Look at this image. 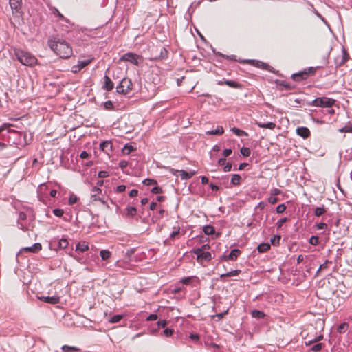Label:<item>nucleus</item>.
Segmentation results:
<instances>
[{
    "instance_id": "nucleus-35",
    "label": "nucleus",
    "mask_w": 352,
    "mask_h": 352,
    "mask_svg": "<svg viewBox=\"0 0 352 352\" xmlns=\"http://www.w3.org/2000/svg\"><path fill=\"white\" fill-rule=\"evenodd\" d=\"M69 245V242L66 239H61L58 243V247L60 249H65Z\"/></svg>"
},
{
    "instance_id": "nucleus-32",
    "label": "nucleus",
    "mask_w": 352,
    "mask_h": 352,
    "mask_svg": "<svg viewBox=\"0 0 352 352\" xmlns=\"http://www.w3.org/2000/svg\"><path fill=\"white\" fill-rule=\"evenodd\" d=\"M204 232L207 235H210L214 233V228L212 226H206L204 228Z\"/></svg>"
},
{
    "instance_id": "nucleus-21",
    "label": "nucleus",
    "mask_w": 352,
    "mask_h": 352,
    "mask_svg": "<svg viewBox=\"0 0 352 352\" xmlns=\"http://www.w3.org/2000/svg\"><path fill=\"white\" fill-rule=\"evenodd\" d=\"M195 171L186 172L183 170H179V175L182 179H188L195 175Z\"/></svg>"
},
{
    "instance_id": "nucleus-56",
    "label": "nucleus",
    "mask_w": 352,
    "mask_h": 352,
    "mask_svg": "<svg viewBox=\"0 0 352 352\" xmlns=\"http://www.w3.org/2000/svg\"><path fill=\"white\" fill-rule=\"evenodd\" d=\"M80 157L81 159H88L90 157V155L87 151L81 152Z\"/></svg>"
},
{
    "instance_id": "nucleus-62",
    "label": "nucleus",
    "mask_w": 352,
    "mask_h": 352,
    "mask_svg": "<svg viewBox=\"0 0 352 352\" xmlns=\"http://www.w3.org/2000/svg\"><path fill=\"white\" fill-rule=\"evenodd\" d=\"M138 194V191L135 189H133L130 191L129 192V196L131 197H136Z\"/></svg>"
},
{
    "instance_id": "nucleus-51",
    "label": "nucleus",
    "mask_w": 352,
    "mask_h": 352,
    "mask_svg": "<svg viewBox=\"0 0 352 352\" xmlns=\"http://www.w3.org/2000/svg\"><path fill=\"white\" fill-rule=\"evenodd\" d=\"M173 330L171 329H168V328L164 329V331H163V334L166 337L171 336L173 335Z\"/></svg>"
},
{
    "instance_id": "nucleus-15",
    "label": "nucleus",
    "mask_w": 352,
    "mask_h": 352,
    "mask_svg": "<svg viewBox=\"0 0 352 352\" xmlns=\"http://www.w3.org/2000/svg\"><path fill=\"white\" fill-rule=\"evenodd\" d=\"M102 193V190L98 187H94L91 190V199L94 201H102L100 195Z\"/></svg>"
},
{
    "instance_id": "nucleus-8",
    "label": "nucleus",
    "mask_w": 352,
    "mask_h": 352,
    "mask_svg": "<svg viewBox=\"0 0 352 352\" xmlns=\"http://www.w3.org/2000/svg\"><path fill=\"white\" fill-rule=\"evenodd\" d=\"M93 60L94 58L84 60H78L77 65H73L72 67L71 72L74 74H76L81 69L89 65L90 63H91Z\"/></svg>"
},
{
    "instance_id": "nucleus-50",
    "label": "nucleus",
    "mask_w": 352,
    "mask_h": 352,
    "mask_svg": "<svg viewBox=\"0 0 352 352\" xmlns=\"http://www.w3.org/2000/svg\"><path fill=\"white\" fill-rule=\"evenodd\" d=\"M281 194V190L278 188H274L270 190V195L273 196H277Z\"/></svg>"
},
{
    "instance_id": "nucleus-4",
    "label": "nucleus",
    "mask_w": 352,
    "mask_h": 352,
    "mask_svg": "<svg viewBox=\"0 0 352 352\" xmlns=\"http://www.w3.org/2000/svg\"><path fill=\"white\" fill-rule=\"evenodd\" d=\"M336 100L327 97H318L312 100L311 105L318 107H331L335 104Z\"/></svg>"
},
{
    "instance_id": "nucleus-48",
    "label": "nucleus",
    "mask_w": 352,
    "mask_h": 352,
    "mask_svg": "<svg viewBox=\"0 0 352 352\" xmlns=\"http://www.w3.org/2000/svg\"><path fill=\"white\" fill-rule=\"evenodd\" d=\"M162 189L160 186H155L151 189V192L153 194H161L162 193Z\"/></svg>"
},
{
    "instance_id": "nucleus-16",
    "label": "nucleus",
    "mask_w": 352,
    "mask_h": 352,
    "mask_svg": "<svg viewBox=\"0 0 352 352\" xmlns=\"http://www.w3.org/2000/svg\"><path fill=\"white\" fill-rule=\"evenodd\" d=\"M89 244L86 241H80L76 245L75 250L76 252H84L85 251H87L89 250Z\"/></svg>"
},
{
    "instance_id": "nucleus-45",
    "label": "nucleus",
    "mask_w": 352,
    "mask_h": 352,
    "mask_svg": "<svg viewBox=\"0 0 352 352\" xmlns=\"http://www.w3.org/2000/svg\"><path fill=\"white\" fill-rule=\"evenodd\" d=\"M286 210V206L283 204L278 205L276 207V212L278 214L283 213Z\"/></svg>"
},
{
    "instance_id": "nucleus-63",
    "label": "nucleus",
    "mask_w": 352,
    "mask_h": 352,
    "mask_svg": "<svg viewBox=\"0 0 352 352\" xmlns=\"http://www.w3.org/2000/svg\"><path fill=\"white\" fill-rule=\"evenodd\" d=\"M54 14L61 19H64V16L57 9L54 10Z\"/></svg>"
},
{
    "instance_id": "nucleus-43",
    "label": "nucleus",
    "mask_w": 352,
    "mask_h": 352,
    "mask_svg": "<svg viewBox=\"0 0 352 352\" xmlns=\"http://www.w3.org/2000/svg\"><path fill=\"white\" fill-rule=\"evenodd\" d=\"M319 237L317 236H312L309 239V243L313 245H317L319 243Z\"/></svg>"
},
{
    "instance_id": "nucleus-37",
    "label": "nucleus",
    "mask_w": 352,
    "mask_h": 352,
    "mask_svg": "<svg viewBox=\"0 0 352 352\" xmlns=\"http://www.w3.org/2000/svg\"><path fill=\"white\" fill-rule=\"evenodd\" d=\"M340 133H352V126L347 125L338 130Z\"/></svg>"
},
{
    "instance_id": "nucleus-31",
    "label": "nucleus",
    "mask_w": 352,
    "mask_h": 352,
    "mask_svg": "<svg viewBox=\"0 0 352 352\" xmlns=\"http://www.w3.org/2000/svg\"><path fill=\"white\" fill-rule=\"evenodd\" d=\"M62 350L63 352H74V351H77L78 350V349L75 346L64 345L62 346Z\"/></svg>"
},
{
    "instance_id": "nucleus-64",
    "label": "nucleus",
    "mask_w": 352,
    "mask_h": 352,
    "mask_svg": "<svg viewBox=\"0 0 352 352\" xmlns=\"http://www.w3.org/2000/svg\"><path fill=\"white\" fill-rule=\"evenodd\" d=\"M77 201V198L76 197H74V196H71L69 199V203L70 204H74Z\"/></svg>"
},
{
    "instance_id": "nucleus-3",
    "label": "nucleus",
    "mask_w": 352,
    "mask_h": 352,
    "mask_svg": "<svg viewBox=\"0 0 352 352\" xmlns=\"http://www.w3.org/2000/svg\"><path fill=\"white\" fill-rule=\"evenodd\" d=\"M209 248L208 245H204L201 248L194 249L192 253L197 255V260L199 263L203 261H210L212 259L211 254L209 252H206V249Z\"/></svg>"
},
{
    "instance_id": "nucleus-58",
    "label": "nucleus",
    "mask_w": 352,
    "mask_h": 352,
    "mask_svg": "<svg viewBox=\"0 0 352 352\" xmlns=\"http://www.w3.org/2000/svg\"><path fill=\"white\" fill-rule=\"evenodd\" d=\"M126 190V186L124 185H120L116 188L117 192H122Z\"/></svg>"
},
{
    "instance_id": "nucleus-57",
    "label": "nucleus",
    "mask_w": 352,
    "mask_h": 352,
    "mask_svg": "<svg viewBox=\"0 0 352 352\" xmlns=\"http://www.w3.org/2000/svg\"><path fill=\"white\" fill-rule=\"evenodd\" d=\"M232 169V164H230V163H226L225 165H224V167H223V171L224 172H229Z\"/></svg>"
},
{
    "instance_id": "nucleus-10",
    "label": "nucleus",
    "mask_w": 352,
    "mask_h": 352,
    "mask_svg": "<svg viewBox=\"0 0 352 352\" xmlns=\"http://www.w3.org/2000/svg\"><path fill=\"white\" fill-rule=\"evenodd\" d=\"M42 249V245L39 243H36L30 247H25L21 250V252L37 253Z\"/></svg>"
},
{
    "instance_id": "nucleus-47",
    "label": "nucleus",
    "mask_w": 352,
    "mask_h": 352,
    "mask_svg": "<svg viewBox=\"0 0 352 352\" xmlns=\"http://www.w3.org/2000/svg\"><path fill=\"white\" fill-rule=\"evenodd\" d=\"M280 240V236H274L272 239H271V243L273 245H276L279 243Z\"/></svg>"
},
{
    "instance_id": "nucleus-22",
    "label": "nucleus",
    "mask_w": 352,
    "mask_h": 352,
    "mask_svg": "<svg viewBox=\"0 0 352 352\" xmlns=\"http://www.w3.org/2000/svg\"><path fill=\"white\" fill-rule=\"evenodd\" d=\"M126 210V215L127 217H133L135 215H136L137 210L135 207L133 206H127L125 209Z\"/></svg>"
},
{
    "instance_id": "nucleus-34",
    "label": "nucleus",
    "mask_w": 352,
    "mask_h": 352,
    "mask_svg": "<svg viewBox=\"0 0 352 352\" xmlns=\"http://www.w3.org/2000/svg\"><path fill=\"white\" fill-rule=\"evenodd\" d=\"M252 316L254 318H262L265 316V314L263 311L258 310H254L252 311Z\"/></svg>"
},
{
    "instance_id": "nucleus-25",
    "label": "nucleus",
    "mask_w": 352,
    "mask_h": 352,
    "mask_svg": "<svg viewBox=\"0 0 352 352\" xmlns=\"http://www.w3.org/2000/svg\"><path fill=\"white\" fill-rule=\"evenodd\" d=\"M240 273H241V270H232V271L229 272L228 273L221 274L220 276V278L222 279V278H223L225 277L234 276L239 275Z\"/></svg>"
},
{
    "instance_id": "nucleus-14",
    "label": "nucleus",
    "mask_w": 352,
    "mask_h": 352,
    "mask_svg": "<svg viewBox=\"0 0 352 352\" xmlns=\"http://www.w3.org/2000/svg\"><path fill=\"white\" fill-rule=\"evenodd\" d=\"M100 148L102 151L109 155V152L112 151V143L111 141H104L100 144Z\"/></svg>"
},
{
    "instance_id": "nucleus-18",
    "label": "nucleus",
    "mask_w": 352,
    "mask_h": 352,
    "mask_svg": "<svg viewBox=\"0 0 352 352\" xmlns=\"http://www.w3.org/2000/svg\"><path fill=\"white\" fill-rule=\"evenodd\" d=\"M256 124L260 128L268 129L270 130H273L276 127V124L272 122L264 123L259 121H256Z\"/></svg>"
},
{
    "instance_id": "nucleus-1",
    "label": "nucleus",
    "mask_w": 352,
    "mask_h": 352,
    "mask_svg": "<svg viewBox=\"0 0 352 352\" xmlns=\"http://www.w3.org/2000/svg\"><path fill=\"white\" fill-rule=\"evenodd\" d=\"M47 45L58 56L63 59H68L73 54L71 45L58 36H50L47 40Z\"/></svg>"
},
{
    "instance_id": "nucleus-41",
    "label": "nucleus",
    "mask_w": 352,
    "mask_h": 352,
    "mask_svg": "<svg viewBox=\"0 0 352 352\" xmlns=\"http://www.w3.org/2000/svg\"><path fill=\"white\" fill-rule=\"evenodd\" d=\"M324 346V344L322 343H317V344H314L311 349L313 351H320L322 347Z\"/></svg>"
},
{
    "instance_id": "nucleus-29",
    "label": "nucleus",
    "mask_w": 352,
    "mask_h": 352,
    "mask_svg": "<svg viewBox=\"0 0 352 352\" xmlns=\"http://www.w3.org/2000/svg\"><path fill=\"white\" fill-rule=\"evenodd\" d=\"M241 176L238 174H234L231 178V183L234 186H239L241 183Z\"/></svg>"
},
{
    "instance_id": "nucleus-39",
    "label": "nucleus",
    "mask_w": 352,
    "mask_h": 352,
    "mask_svg": "<svg viewBox=\"0 0 352 352\" xmlns=\"http://www.w3.org/2000/svg\"><path fill=\"white\" fill-rule=\"evenodd\" d=\"M241 153L244 156V157H249L251 154V151L249 148H247V147H243L241 149Z\"/></svg>"
},
{
    "instance_id": "nucleus-60",
    "label": "nucleus",
    "mask_w": 352,
    "mask_h": 352,
    "mask_svg": "<svg viewBox=\"0 0 352 352\" xmlns=\"http://www.w3.org/2000/svg\"><path fill=\"white\" fill-rule=\"evenodd\" d=\"M231 153H232L231 149H225L223 152V155L224 157H228L229 155H231Z\"/></svg>"
},
{
    "instance_id": "nucleus-17",
    "label": "nucleus",
    "mask_w": 352,
    "mask_h": 352,
    "mask_svg": "<svg viewBox=\"0 0 352 352\" xmlns=\"http://www.w3.org/2000/svg\"><path fill=\"white\" fill-rule=\"evenodd\" d=\"M114 84L111 78L108 76H104V84L103 85V89H106L108 91H111L113 89Z\"/></svg>"
},
{
    "instance_id": "nucleus-12",
    "label": "nucleus",
    "mask_w": 352,
    "mask_h": 352,
    "mask_svg": "<svg viewBox=\"0 0 352 352\" xmlns=\"http://www.w3.org/2000/svg\"><path fill=\"white\" fill-rule=\"evenodd\" d=\"M9 3L13 14L19 12L21 8L22 0H10Z\"/></svg>"
},
{
    "instance_id": "nucleus-26",
    "label": "nucleus",
    "mask_w": 352,
    "mask_h": 352,
    "mask_svg": "<svg viewBox=\"0 0 352 352\" xmlns=\"http://www.w3.org/2000/svg\"><path fill=\"white\" fill-rule=\"evenodd\" d=\"M224 133L223 128L222 126H218L215 130L207 131L208 135H221Z\"/></svg>"
},
{
    "instance_id": "nucleus-33",
    "label": "nucleus",
    "mask_w": 352,
    "mask_h": 352,
    "mask_svg": "<svg viewBox=\"0 0 352 352\" xmlns=\"http://www.w3.org/2000/svg\"><path fill=\"white\" fill-rule=\"evenodd\" d=\"M349 58V55L345 50H342L341 60L338 63L340 65L344 64Z\"/></svg>"
},
{
    "instance_id": "nucleus-2",
    "label": "nucleus",
    "mask_w": 352,
    "mask_h": 352,
    "mask_svg": "<svg viewBox=\"0 0 352 352\" xmlns=\"http://www.w3.org/2000/svg\"><path fill=\"white\" fill-rule=\"evenodd\" d=\"M14 52L17 60L25 66L34 67L38 63L36 56L29 52L21 49H14Z\"/></svg>"
},
{
    "instance_id": "nucleus-46",
    "label": "nucleus",
    "mask_w": 352,
    "mask_h": 352,
    "mask_svg": "<svg viewBox=\"0 0 352 352\" xmlns=\"http://www.w3.org/2000/svg\"><path fill=\"white\" fill-rule=\"evenodd\" d=\"M53 214L56 217H60L63 215L64 211L62 209L56 208L53 210Z\"/></svg>"
},
{
    "instance_id": "nucleus-9",
    "label": "nucleus",
    "mask_w": 352,
    "mask_h": 352,
    "mask_svg": "<svg viewBox=\"0 0 352 352\" xmlns=\"http://www.w3.org/2000/svg\"><path fill=\"white\" fill-rule=\"evenodd\" d=\"M244 63H248V64H250L252 65H254L256 67H258V68H262L263 69H267V70H270V66L267 64V63H265L263 62H261V61H259V60H244L243 61Z\"/></svg>"
},
{
    "instance_id": "nucleus-7",
    "label": "nucleus",
    "mask_w": 352,
    "mask_h": 352,
    "mask_svg": "<svg viewBox=\"0 0 352 352\" xmlns=\"http://www.w3.org/2000/svg\"><path fill=\"white\" fill-rule=\"evenodd\" d=\"M139 59H142V58L136 54H134L132 52H128V53L124 54L120 58V61H128L135 65H139V62H138Z\"/></svg>"
},
{
    "instance_id": "nucleus-28",
    "label": "nucleus",
    "mask_w": 352,
    "mask_h": 352,
    "mask_svg": "<svg viewBox=\"0 0 352 352\" xmlns=\"http://www.w3.org/2000/svg\"><path fill=\"white\" fill-rule=\"evenodd\" d=\"M231 130L237 136H239V137H241V136H246V137H248V133H246L245 131H244L243 130H241V129H239L238 128L233 127V128H232Z\"/></svg>"
},
{
    "instance_id": "nucleus-36",
    "label": "nucleus",
    "mask_w": 352,
    "mask_h": 352,
    "mask_svg": "<svg viewBox=\"0 0 352 352\" xmlns=\"http://www.w3.org/2000/svg\"><path fill=\"white\" fill-rule=\"evenodd\" d=\"M173 231L170 234V239H174L179 234L180 228L179 227H174Z\"/></svg>"
},
{
    "instance_id": "nucleus-54",
    "label": "nucleus",
    "mask_w": 352,
    "mask_h": 352,
    "mask_svg": "<svg viewBox=\"0 0 352 352\" xmlns=\"http://www.w3.org/2000/svg\"><path fill=\"white\" fill-rule=\"evenodd\" d=\"M109 173L107 171L102 170L98 173V177L100 178H105L109 177Z\"/></svg>"
},
{
    "instance_id": "nucleus-40",
    "label": "nucleus",
    "mask_w": 352,
    "mask_h": 352,
    "mask_svg": "<svg viewBox=\"0 0 352 352\" xmlns=\"http://www.w3.org/2000/svg\"><path fill=\"white\" fill-rule=\"evenodd\" d=\"M348 328V324L346 322L340 324L338 327V331L339 333H343Z\"/></svg>"
},
{
    "instance_id": "nucleus-13",
    "label": "nucleus",
    "mask_w": 352,
    "mask_h": 352,
    "mask_svg": "<svg viewBox=\"0 0 352 352\" xmlns=\"http://www.w3.org/2000/svg\"><path fill=\"white\" fill-rule=\"evenodd\" d=\"M296 134L304 139L308 138L311 135L310 131L305 126L298 127L296 130Z\"/></svg>"
},
{
    "instance_id": "nucleus-27",
    "label": "nucleus",
    "mask_w": 352,
    "mask_h": 352,
    "mask_svg": "<svg viewBox=\"0 0 352 352\" xmlns=\"http://www.w3.org/2000/svg\"><path fill=\"white\" fill-rule=\"evenodd\" d=\"M327 210L324 206L316 208L314 214L316 217H320L326 212Z\"/></svg>"
},
{
    "instance_id": "nucleus-11",
    "label": "nucleus",
    "mask_w": 352,
    "mask_h": 352,
    "mask_svg": "<svg viewBox=\"0 0 352 352\" xmlns=\"http://www.w3.org/2000/svg\"><path fill=\"white\" fill-rule=\"evenodd\" d=\"M41 301L45 302L56 305L60 302V298L58 296H41L38 298Z\"/></svg>"
},
{
    "instance_id": "nucleus-5",
    "label": "nucleus",
    "mask_w": 352,
    "mask_h": 352,
    "mask_svg": "<svg viewBox=\"0 0 352 352\" xmlns=\"http://www.w3.org/2000/svg\"><path fill=\"white\" fill-rule=\"evenodd\" d=\"M316 67H311L298 73L294 74L292 77L294 81L300 82L302 80L307 79L309 76L314 75L316 73Z\"/></svg>"
},
{
    "instance_id": "nucleus-23",
    "label": "nucleus",
    "mask_w": 352,
    "mask_h": 352,
    "mask_svg": "<svg viewBox=\"0 0 352 352\" xmlns=\"http://www.w3.org/2000/svg\"><path fill=\"white\" fill-rule=\"evenodd\" d=\"M270 249V245L267 243H261L258 245L257 250L260 253H263L268 251Z\"/></svg>"
},
{
    "instance_id": "nucleus-59",
    "label": "nucleus",
    "mask_w": 352,
    "mask_h": 352,
    "mask_svg": "<svg viewBox=\"0 0 352 352\" xmlns=\"http://www.w3.org/2000/svg\"><path fill=\"white\" fill-rule=\"evenodd\" d=\"M123 150L124 151H127V153H129L131 151L133 150V148L131 145L126 144Z\"/></svg>"
},
{
    "instance_id": "nucleus-19",
    "label": "nucleus",
    "mask_w": 352,
    "mask_h": 352,
    "mask_svg": "<svg viewBox=\"0 0 352 352\" xmlns=\"http://www.w3.org/2000/svg\"><path fill=\"white\" fill-rule=\"evenodd\" d=\"M240 253H241V252H240L239 250L234 249V250H231V252H230L229 255H228L226 257V260L235 261V260H236V258L239 256Z\"/></svg>"
},
{
    "instance_id": "nucleus-61",
    "label": "nucleus",
    "mask_w": 352,
    "mask_h": 352,
    "mask_svg": "<svg viewBox=\"0 0 352 352\" xmlns=\"http://www.w3.org/2000/svg\"><path fill=\"white\" fill-rule=\"evenodd\" d=\"M157 319V316L156 314H151L148 318L147 320L148 321H154Z\"/></svg>"
},
{
    "instance_id": "nucleus-49",
    "label": "nucleus",
    "mask_w": 352,
    "mask_h": 352,
    "mask_svg": "<svg viewBox=\"0 0 352 352\" xmlns=\"http://www.w3.org/2000/svg\"><path fill=\"white\" fill-rule=\"evenodd\" d=\"M267 201L271 204H275L278 202V199L276 197V196H273L270 195V197L267 199Z\"/></svg>"
},
{
    "instance_id": "nucleus-53",
    "label": "nucleus",
    "mask_w": 352,
    "mask_h": 352,
    "mask_svg": "<svg viewBox=\"0 0 352 352\" xmlns=\"http://www.w3.org/2000/svg\"><path fill=\"white\" fill-rule=\"evenodd\" d=\"M104 108L107 110H111L113 108V104L112 102L110 100L105 102Z\"/></svg>"
},
{
    "instance_id": "nucleus-44",
    "label": "nucleus",
    "mask_w": 352,
    "mask_h": 352,
    "mask_svg": "<svg viewBox=\"0 0 352 352\" xmlns=\"http://www.w3.org/2000/svg\"><path fill=\"white\" fill-rule=\"evenodd\" d=\"M193 278H197V277H185L181 279L180 282L184 285H188L192 282Z\"/></svg>"
},
{
    "instance_id": "nucleus-6",
    "label": "nucleus",
    "mask_w": 352,
    "mask_h": 352,
    "mask_svg": "<svg viewBox=\"0 0 352 352\" xmlns=\"http://www.w3.org/2000/svg\"><path fill=\"white\" fill-rule=\"evenodd\" d=\"M132 82L131 79L124 78L119 85L116 87V91L119 94H126L132 89Z\"/></svg>"
},
{
    "instance_id": "nucleus-24",
    "label": "nucleus",
    "mask_w": 352,
    "mask_h": 352,
    "mask_svg": "<svg viewBox=\"0 0 352 352\" xmlns=\"http://www.w3.org/2000/svg\"><path fill=\"white\" fill-rule=\"evenodd\" d=\"M100 256L103 261H107L111 257V252L108 250H102L100 252Z\"/></svg>"
},
{
    "instance_id": "nucleus-42",
    "label": "nucleus",
    "mask_w": 352,
    "mask_h": 352,
    "mask_svg": "<svg viewBox=\"0 0 352 352\" xmlns=\"http://www.w3.org/2000/svg\"><path fill=\"white\" fill-rule=\"evenodd\" d=\"M143 184L146 186L157 185V182L155 179H146L143 181Z\"/></svg>"
},
{
    "instance_id": "nucleus-38",
    "label": "nucleus",
    "mask_w": 352,
    "mask_h": 352,
    "mask_svg": "<svg viewBox=\"0 0 352 352\" xmlns=\"http://www.w3.org/2000/svg\"><path fill=\"white\" fill-rule=\"evenodd\" d=\"M122 318V315H115L110 318L109 322L111 323H116V322H120Z\"/></svg>"
},
{
    "instance_id": "nucleus-55",
    "label": "nucleus",
    "mask_w": 352,
    "mask_h": 352,
    "mask_svg": "<svg viewBox=\"0 0 352 352\" xmlns=\"http://www.w3.org/2000/svg\"><path fill=\"white\" fill-rule=\"evenodd\" d=\"M316 228L318 230L326 229L327 228V224L325 223H320L316 225Z\"/></svg>"
},
{
    "instance_id": "nucleus-30",
    "label": "nucleus",
    "mask_w": 352,
    "mask_h": 352,
    "mask_svg": "<svg viewBox=\"0 0 352 352\" xmlns=\"http://www.w3.org/2000/svg\"><path fill=\"white\" fill-rule=\"evenodd\" d=\"M329 264H331V261L326 260L324 263H322V264H321L320 265V267L318 270V271L316 272V275L318 276L320 271L328 268Z\"/></svg>"
},
{
    "instance_id": "nucleus-20",
    "label": "nucleus",
    "mask_w": 352,
    "mask_h": 352,
    "mask_svg": "<svg viewBox=\"0 0 352 352\" xmlns=\"http://www.w3.org/2000/svg\"><path fill=\"white\" fill-rule=\"evenodd\" d=\"M218 85H226L229 86L230 87H232V88H240L241 87L240 84H239L236 82L233 81V80L219 81L218 82Z\"/></svg>"
},
{
    "instance_id": "nucleus-52",
    "label": "nucleus",
    "mask_w": 352,
    "mask_h": 352,
    "mask_svg": "<svg viewBox=\"0 0 352 352\" xmlns=\"http://www.w3.org/2000/svg\"><path fill=\"white\" fill-rule=\"evenodd\" d=\"M287 221V218H286V217L282 218L279 221H278V222L276 223V226L278 228H280L282 227V226L283 225V223H285Z\"/></svg>"
}]
</instances>
